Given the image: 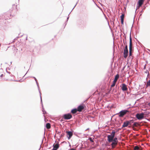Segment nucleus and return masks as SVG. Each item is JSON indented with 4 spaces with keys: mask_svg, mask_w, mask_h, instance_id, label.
<instances>
[{
    "mask_svg": "<svg viewBox=\"0 0 150 150\" xmlns=\"http://www.w3.org/2000/svg\"><path fill=\"white\" fill-rule=\"evenodd\" d=\"M42 111L43 112V114H46V112L45 111H44V108H43V105H42Z\"/></svg>",
    "mask_w": 150,
    "mask_h": 150,
    "instance_id": "obj_19",
    "label": "nucleus"
},
{
    "mask_svg": "<svg viewBox=\"0 0 150 150\" xmlns=\"http://www.w3.org/2000/svg\"><path fill=\"white\" fill-rule=\"evenodd\" d=\"M138 124V123L137 122H134L133 125L134 126L136 127L137 126V125Z\"/></svg>",
    "mask_w": 150,
    "mask_h": 150,
    "instance_id": "obj_21",
    "label": "nucleus"
},
{
    "mask_svg": "<svg viewBox=\"0 0 150 150\" xmlns=\"http://www.w3.org/2000/svg\"><path fill=\"white\" fill-rule=\"evenodd\" d=\"M115 132L114 131L112 132L110 135H108V140L109 142H111L113 141V139H114L115 136Z\"/></svg>",
    "mask_w": 150,
    "mask_h": 150,
    "instance_id": "obj_1",
    "label": "nucleus"
},
{
    "mask_svg": "<svg viewBox=\"0 0 150 150\" xmlns=\"http://www.w3.org/2000/svg\"><path fill=\"white\" fill-rule=\"evenodd\" d=\"M137 10H135V14H137L138 13V12H139V10H138L137 11Z\"/></svg>",
    "mask_w": 150,
    "mask_h": 150,
    "instance_id": "obj_30",
    "label": "nucleus"
},
{
    "mask_svg": "<svg viewBox=\"0 0 150 150\" xmlns=\"http://www.w3.org/2000/svg\"><path fill=\"white\" fill-rule=\"evenodd\" d=\"M115 83H115V82H113V83L112 84L111 86V87H113V86H114L115 85Z\"/></svg>",
    "mask_w": 150,
    "mask_h": 150,
    "instance_id": "obj_23",
    "label": "nucleus"
},
{
    "mask_svg": "<svg viewBox=\"0 0 150 150\" xmlns=\"http://www.w3.org/2000/svg\"><path fill=\"white\" fill-rule=\"evenodd\" d=\"M46 127L47 129H50L51 127L50 124L48 123H47L46 124Z\"/></svg>",
    "mask_w": 150,
    "mask_h": 150,
    "instance_id": "obj_15",
    "label": "nucleus"
},
{
    "mask_svg": "<svg viewBox=\"0 0 150 150\" xmlns=\"http://www.w3.org/2000/svg\"><path fill=\"white\" fill-rule=\"evenodd\" d=\"M132 52H129V56H130L132 55Z\"/></svg>",
    "mask_w": 150,
    "mask_h": 150,
    "instance_id": "obj_32",
    "label": "nucleus"
},
{
    "mask_svg": "<svg viewBox=\"0 0 150 150\" xmlns=\"http://www.w3.org/2000/svg\"><path fill=\"white\" fill-rule=\"evenodd\" d=\"M119 75L118 74H117L115 77V79H114L113 82L116 83L118 79L119 78Z\"/></svg>",
    "mask_w": 150,
    "mask_h": 150,
    "instance_id": "obj_13",
    "label": "nucleus"
},
{
    "mask_svg": "<svg viewBox=\"0 0 150 150\" xmlns=\"http://www.w3.org/2000/svg\"><path fill=\"white\" fill-rule=\"evenodd\" d=\"M40 97L41 101L42 103V98H41V96H40Z\"/></svg>",
    "mask_w": 150,
    "mask_h": 150,
    "instance_id": "obj_33",
    "label": "nucleus"
},
{
    "mask_svg": "<svg viewBox=\"0 0 150 150\" xmlns=\"http://www.w3.org/2000/svg\"><path fill=\"white\" fill-rule=\"evenodd\" d=\"M129 125L128 123V121H126L125 122H123V124L122 125V127H127Z\"/></svg>",
    "mask_w": 150,
    "mask_h": 150,
    "instance_id": "obj_12",
    "label": "nucleus"
},
{
    "mask_svg": "<svg viewBox=\"0 0 150 150\" xmlns=\"http://www.w3.org/2000/svg\"><path fill=\"white\" fill-rule=\"evenodd\" d=\"M67 133V136L69 139H70L73 135V133L71 131H66Z\"/></svg>",
    "mask_w": 150,
    "mask_h": 150,
    "instance_id": "obj_6",
    "label": "nucleus"
},
{
    "mask_svg": "<svg viewBox=\"0 0 150 150\" xmlns=\"http://www.w3.org/2000/svg\"><path fill=\"white\" fill-rule=\"evenodd\" d=\"M132 48H129V52H132Z\"/></svg>",
    "mask_w": 150,
    "mask_h": 150,
    "instance_id": "obj_31",
    "label": "nucleus"
},
{
    "mask_svg": "<svg viewBox=\"0 0 150 150\" xmlns=\"http://www.w3.org/2000/svg\"><path fill=\"white\" fill-rule=\"evenodd\" d=\"M33 77V78L35 79V81H37V79H36V78L35 77Z\"/></svg>",
    "mask_w": 150,
    "mask_h": 150,
    "instance_id": "obj_34",
    "label": "nucleus"
},
{
    "mask_svg": "<svg viewBox=\"0 0 150 150\" xmlns=\"http://www.w3.org/2000/svg\"><path fill=\"white\" fill-rule=\"evenodd\" d=\"M130 108V107H129L128 108V109H129V108Z\"/></svg>",
    "mask_w": 150,
    "mask_h": 150,
    "instance_id": "obj_42",
    "label": "nucleus"
},
{
    "mask_svg": "<svg viewBox=\"0 0 150 150\" xmlns=\"http://www.w3.org/2000/svg\"><path fill=\"white\" fill-rule=\"evenodd\" d=\"M132 48V43H129V48Z\"/></svg>",
    "mask_w": 150,
    "mask_h": 150,
    "instance_id": "obj_26",
    "label": "nucleus"
},
{
    "mask_svg": "<svg viewBox=\"0 0 150 150\" xmlns=\"http://www.w3.org/2000/svg\"><path fill=\"white\" fill-rule=\"evenodd\" d=\"M59 148V144H56L53 145V150H57Z\"/></svg>",
    "mask_w": 150,
    "mask_h": 150,
    "instance_id": "obj_10",
    "label": "nucleus"
},
{
    "mask_svg": "<svg viewBox=\"0 0 150 150\" xmlns=\"http://www.w3.org/2000/svg\"><path fill=\"white\" fill-rule=\"evenodd\" d=\"M112 142L111 144L112 147L114 148L117 144L118 142L116 141L115 142L114 141H113L112 142Z\"/></svg>",
    "mask_w": 150,
    "mask_h": 150,
    "instance_id": "obj_9",
    "label": "nucleus"
},
{
    "mask_svg": "<svg viewBox=\"0 0 150 150\" xmlns=\"http://www.w3.org/2000/svg\"><path fill=\"white\" fill-rule=\"evenodd\" d=\"M136 117L139 120H141L144 118V114L143 113H137L135 115Z\"/></svg>",
    "mask_w": 150,
    "mask_h": 150,
    "instance_id": "obj_2",
    "label": "nucleus"
},
{
    "mask_svg": "<svg viewBox=\"0 0 150 150\" xmlns=\"http://www.w3.org/2000/svg\"><path fill=\"white\" fill-rule=\"evenodd\" d=\"M144 1V0H139L138 2V8H139V7L142 6Z\"/></svg>",
    "mask_w": 150,
    "mask_h": 150,
    "instance_id": "obj_8",
    "label": "nucleus"
},
{
    "mask_svg": "<svg viewBox=\"0 0 150 150\" xmlns=\"http://www.w3.org/2000/svg\"><path fill=\"white\" fill-rule=\"evenodd\" d=\"M128 53V50H124V57L125 58L127 57Z\"/></svg>",
    "mask_w": 150,
    "mask_h": 150,
    "instance_id": "obj_11",
    "label": "nucleus"
},
{
    "mask_svg": "<svg viewBox=\"0 0 150 150\" xmlns=\"http://www.w3.org/2000/svg\"><path fill=\"white\" fill-rule=\"evenodd\" d=\"M75 150V149L73 148H72L71 149H70V150Z\"/></svg>",
    "mask_w": 150,
    "mask_h": 150,
    "instance_id": "obj_35",
    "label": "nucleus"
},
{
    "mask_svg": "<svg viewBox=\"0 0 150 150\" xmlns=\"http://www.w3.org/2000/svg\"><path fill=\"white\" fill-rule=\"evenodd\" d=\"M113 141H116L117 142H118V140H117V137H115V138H114V139H113Z\"/></svg>",
    "mask_w": 150,
    "mask_h": 150,
    "instance_id": "obj_20",
    "label": "nucleus"
},
{
    "mask_svg": "<svg viewBox=\"0 0 150 150\" xmlns=\"http://www.w3.org/2000/svg\"><path fill=\"white\" fill-rule=\"evenodd\" d=\"M84 108V106L82 105H80L77 108L78 111L79 112H81Z\"/></svg>",
    "mask_w": 150,
    "mask_h": 150,
    "instance_id": "obj_7",
    "label": "nucleus"
},
{
    "mask_svg": "<svg viewBox=\"0 0 150 150\" xmlns=\"http://www.w3.org/2000/svg\"><path fill=\"white\" fill-rule=\"evenodd\" d=\"M70 13V12L68 14H69H69Z\"/></svg>",
    "mask_w": 150,
    "mask_h": 150,
    "instance_id": "obj_41",
    "label": "nucleus"
},
{
    "mask_svg": "<svg viewBox=\"0 0 150 150\" xmlns=\"http://www.w3.org/2000/svg\"><path fill=\"white\" fill-rule=\"evenodd\" d=\"M120 87L122 88V89L123 91H127L128 89L126 85L124 83L122 84L120 86Z\"/></svg>",
    "mask_w": 150,
    "mask_h": 150,
    "instance_id": "obj_5",
    "label": "nucleus"
},
{
    "mask_svg": "<svg viewBox=\"0 0 150 150\" xmlns=\"http://www.w3.org/2000/svg\"><path fill=\"white\" fill-rule=\"evenodd\" d=\"M124 50H128V48H127V45H126L125 47V49H124Z\"/></svg>",
    "mask_w": 150,
    "mask_h": 150,
    "instance_id": "obj_29",
    "label": "nucleus"
},
{
    "mask_svg": "<svg viewBox=\"0 0 150 150\" xmlns=\"http://www.w3.org/2000/svg\"><path fill=\"white\" fill-rule=\"evenodd\" d=\"M121 23L122 24H123L124 19H121Z\"/></svg>",
    "mask_w": 150,
    "mask_h": 150,
    "instance_id": "obj_27",
    "label": "nucleus"
},
{
    "mask_svg": "<svg viewBox=\"0 0 150 150\" xmlns=\"http://www.w3.org/2000/svg\"><path fill=\"white\" fill-rule=\"evenodd\" d=\"M130 105H131V104H129V106H130ZM128 106V105H127V106Z\"/></svg>",
    "mask_w": 150,
    "mask_h": 150,
    "instance_id": "obj_39",
    "label": "nucleus"
},
{
    "mask_svg": "<svg viewBox=\"0 0 150 150\" xmlns=\"http://www.w3.org/2000/svg\"><path fill=\"white\" fill-rule=\"evenodd\" d=\"M145 66H146V65H145ZM145 68V67H144V68Z\"/></svg>",
    "mask_w": 150,
    "mask_h": 150,
    "instance_id": "obj_43",
    "label": "nucleus"
},
{
    "mask_svg": "<svg viewBox=\"0 0 150 150\" xmlns=\"http://www.w3.org/2000/svg\"><path fill=\"white\" fill-rule=\"evenodd\" d=\"M142 12H143V10H140L139 11V13H141L140 15V16L142 15Z\"/></svg>",
    "mask_w": 150,
    "mask_h": 150,
    "instance_id": "obj_28",
    "label": "nucleus"
},
{
    "mask_svg": "<svg viewBox=\"0 0 150 150\" xmlns=\"http://www.w3.org/2000/svg\"><path fill=\"white\" fill-rule=\"evenodd\" d=\"M3 76V74H1L0 76V77H2Z\"/></svg>",
    "mask_w": 150,
    "mask_h": 150,
    "instance_id": "obj_36",
    "label": "nucleus"
},
{
    "mask_svg": "<svg viewBox=\"0 0 150 150\" xmlns=\"http://www.w3.org/2000/svg\"><path fill=\"white\" fill-rule=\"evenodd\" d=\"M6 18V19H8V18Z\"/></svg>",
    "mask_w": 150,
    "mask_h": 150,
    "instance_id": "obj_40",
    "label": "nucleus"
},
{
    "mask_svg": "<svg viewBox=\"0 0 150 150\" xmlns=\"http://www.w3.org/2000/svg\"><path fill=\"white\" fill-rule=\"evenodd\" d=\"M139 149V147L137 146H136L134 147V150H138Z\"/></svg>",
    "mask_w": 150,
    "mask_h": 150,
    "instance_id": "obj_18",
    "label": "nucleus"
},
{
    "mask_svg": "<svg viewBox=\"0 0 150 150\" xmlns=\"http://www.w3.org/2000/svg\"><path fill=\"white\" fill-rule=\"evenodd\" d=\"M129 43H132V39L131 37V35L129 37Z\"/></svg>",
    "mask_w": 150,
    "mask_h": 150,
    "instance_id": "obj_22",
    "label": "nucleus"
},
{
    "mask_svg": "<svg viewBox=\"0 0 150 150\" xmlns=\"http://www.w3.org/2000/svg\"><path fill=\"white\" fill-rule=\"evenodd\" d=\"M125 16V13H123L121 16H120L121 19H124V17Z\"/></svg>",
    "mask_w": 150,
    "mask_h": 150,
    "instance_id": "obj_17",
    "label": "nucleus"
},
{
    "mask_svg": "<svg viewBox=\"0 0 150 150\" xmlns=\"http://www.w3.org/2000/svg\"><path fill=\"white\" fill-rule=\"evenodd\" d=\"M72 116L70 113L64 114V117L65 119L69 120L70 119Z\"/></svg>",
    "mask_w": 150,
    "mask_h": 150,
    "instance_id": "obj_4",
    "label": "nucleus"
},
{
    "mask_svg": "<svg viewBox=\"0 0 150 150\" xmlns=\"http://www.w3.org/2000/svg\"><path fill=\"white\" fill-rule=\"evenodd\" d=\"M78 111L77 109L75 108L72 110H71V112L73 114H75Z\"/></svg>",
    "mask_w": 150,
    "mask_h": 150,
    "instance_id": "obj_14",
    "label": "nucleus"
},
{
    "mask_svg": "<svg viewBox=\"0 0 150 150\" xmlns=\"http://www.w3.org/2000/svg\"><path fill=\"white\" fill-rule=\"evenodd\" d=\"M69 18V17H67V21H68V19Z\"/></svg>",
    "mask_w": 150,
    "mask_h": 150,
    "instance_id": "obj_38",
    "label": "nucleus"
},
{
    "mask_svg": "<svg viewBox=\"0 0 150 150\" xmlns=\"http://www.w3.org/2000/svg\"><path fill=\"white\" fill-rule=\"evenodd\" d=\"M36 84H37V86L38 87V89H39V92H40V95L41 94V93L40 92V90H39V84H38V82H37V81H36Z\"/></svg>",
    "mask_w": 150,
    "mask_h": 150,
    "instance_id": "obj_25",
    "label": "nucleus"
},
{
    "mask_svg": "<svg viewBox=\"0 0 150 150\" xmlns=\"http://www.w3.org/2000/svg\"><path fill=\"white\" fill-rule=\"evenodd\" d=\"M89 129V128H87V129H86V131L87 130H88Z\"/></svg>",
    "mask_w": 150,
    "mask_h": 150,
    "instance_id": "obj_37",
    "label": "nucleus"
},
{
    "mask_svg": "<svg viewBox=\"0 0 150 150\" xmlns=\"http://www.w3.org/2000/svg\"><path fill=\"white\" fill-rule=\"evenodd\" d=\"M89 140L91 142H93V139H92L91 138H90L89 139Z\"/></svg>",
    "mask_w": 150,
    "mask_h": 150,
    "instance_id": "obj_24",
    "label": "nucleus"
},
{
    "mask_svg": "<svg viewBox=\"0 0 150 150\" xmlns=\"http://www.w3.org/2000/svg\"><path fill=\"white\" fill-rule=\"evenodd\" d=\"M128 121V125H131L132 123L133 122V120H131L129 121Z\"/></svg>",
    "mask_w": 150,
    "mask_h": 150,
    "instance_id": "obj_16",
    "label": "nucleus"
},
{
    "mask_svg": "<svg viewBox=\"0 0 150 150\" xmlns=\"http://www.w3.org/2000/svg\"><path fill=\"white\" fill-rule=\"evenodd\" d=\"M129 112V111L127 110H124L120 111L119 113V116L120 117H122L124 116L127 112Z\"/></svg>",
    "mask_w": 150,
    "mask_h": 150,
    "instance_id": "obj_3",
    "label": "nucleus"
}]
</instances>
